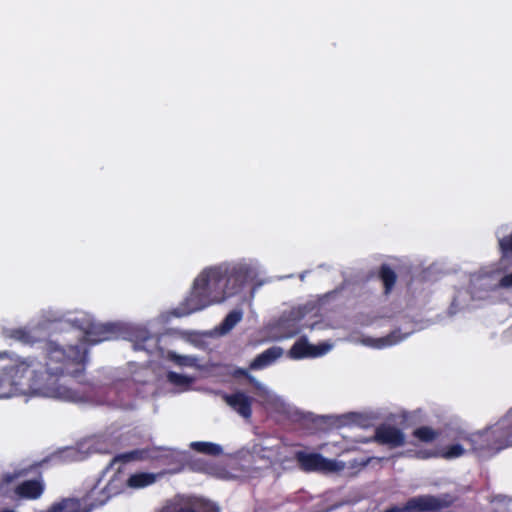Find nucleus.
Segmentation results:
<instances>
[{"label":"nucleus","instance_id":"nucleus-12","mask_svg":"<svg viewBox=\"0 0 512 512\" xmlns=\"http://www.w3.org/2000/svg\"><path fill=\"white\" fill-rule=\"evenodd\" d=\"M5 336L10 339L20 341L24 344H33L45 339L47 335L46 328L41 323L33 326L5 330Z\"/></svg>","mask_w":512,"mask_h":512},{"label":"nucleus","instance_id":"nucleus-31","mask_svg":"<svg viewBox=\"0 0 512 512\" xmlns=\"http://www.w3.org/2000/svg\"><path fill=\"white\" fill-rule=\"evenodd\" d=\"M235 324L236 322H223L219 328L215 329V333L218 335H224L231 331Z\"/></svg>","mask_w":512,"mask_h":512},{"label":"nucleus","instance_id":"nucleus-24","mask_svg":"<svg viewBox=\"0 0 512 512\" xmlns=\"http://www.w3.org/2000/svg\"><path fill=\"white\" fill-rule=\"evenodd\" d=\"M167 380L174 386L179 388V391L188 390L194 379L186 375L178 374L176 372H168Z\"/></svg>","mask_w":512,"mask_h":512},{"label":"nucleus","instance_id":"nucleus-18","mask_svg":"<svg viewBox=\"0 0 512 512\" xmlns=\"http://www.w3.org/2000/svg\"><path fill=\"white\" fill-rule=\"evenodd\" d=\"M91 441L81 443L78 447H69L60 452L65 461H82L91 452Z\"/></svg>","mask_w":512,"mask_h":512},{"label":"nucleus","instance_id":"nucleus-7","mask_svg":"<svg viewBox=\"0 0 512 512\" xmlns=\"http://www.w3.org/2000/svg\"><path fill=\"white\" fill-rule=\"evenodd\" d=\"M295 458L301 468L308 472L337 473L346 467L343 461L328 459L319 453L298 451Z\"/></svg>","mask_w":512,"mask_h":512},{"label":"nucleus","instance_id":"nucleus-10","mask_svg":"<svg viewBox=\"0 0 512 512\" xmlns=\"http://www.w3.org/2000/svg\"><path fill=\"white\" fill-rule=\"evenodd\" d=\"M158 512H220L212 502L202 499L174 500L166 503Z\"/></svg>","mask_w":512,"mask_h":512},{"label":"nucleus","instance_id":"nucleus-29","mask_svg":"<svg viewBox=\"0 0 512 512\" xmlns=\"http://www.w3.org/2000/svg\"><path fill=\"white\" fill-rule=\"evenodd\" d=\"M413 434L417 439L423 442H432L437 436V433L427 426L417 428Z\"/></svg>","mask_w":512,"mask_h":512},{"label":"nucleus","instance_id":"nucleus-25","mask_svg":"<svg viewBox=\"0 0 512 512\" xmlns=\"http://www.w3.org/2000/svg\"><path fill=\"white\" fill-rule=\"evenodd\" d=\"M501 261L512 255V232L498 240Z\"/></svg>","mask_w":512,"mask_h":512},{"label":"nucleus","instance_id":"nucleus-6","mask_svg":"<svg viewBox=\"0 0 512 512\" xmlns=\"http://www.w3.org/2000/svg\"><path fill=\"white\" fill-rule=\"evenodd\" d=\"M283 450H285V446L280 443L273 446L256 443L250 450L240 451L239 456L245 458L246 455H249L255 464H259L257 468H268L286 460Z\"/></svg>","mask_w":512,"mask_h":512},{"label":"nucleus","instance_id":"nucleus-37","mask_svg":"<svg viewBox=\"0 0 512 512\" xmlns=\"http://www.w3.org/2000/svg\"><path fill=\"white\" fill-rule=\"evenodd\" d=\"M7 357V353L6 352H0V359H3Z\"/></svg>","mask_w":512,"mask_h":512},{"label":"nucleus","instance_id":"nucleus-9","mask_svg":"<svg viewBox=\"0 0 512 512\" xmlns=\"http://www.w3.org/2000/svg\"><path fill=\"white\" fill-rule=\"evenodd\" d=\"M418 322H404V325L393 330L390 334L384 337H363L361 343L365 346L382 349L392 345H395L406 337L414 333L415 331L424 329V326L416 327L415 324Z\"/></svg>","mask_w":512,"mask_h":512},{"label":"nucleus","instance_id":"nucleus-34","mask_svg":"<svg viewBox=\"0 0 512 512\" xmlns=\"http://www.w3.org/2000/svg\"><path fill=\"white\" fill-rule=\"evenodd\" d=\"M248 379H249L250 383H252L257 390H259V391H265L266 390V387L262 383L257 381L253 376L249 375Z\"/></svg>","mask_w":512,"mask_h":512},{"label":"nucleus","instance_id":"nucleus-23","mask_svg":"<svg viewBox=\"0 0 512 512\" xmlns=\"http://www.w3.org/2000/svg\"><path fill=\"white\" fill-rule=\"evenodd\" d=\"M147 452L145 450H132L126 453L118 454L115 456L111 462V466H114L118 463H128L134 460H141L147 457Z\"/></svg>","mask_w":512,"mask_h":512},{"label":"nucleus","instance_id":"nucleus-5","mask_svg":"<svg viewBox=\"0 0 512 512\" xmlns=\"http://www.w3.org/2000/svg\"><path fill=\"white\" fill-rule=\"evenodd\" d=\"M453 503L449 495H420L410 498L403 506H392L385 512H431L446 508Z\"/></svg>","mask_w":512,"mask_h":512},{"label":"nucleus","instance_id":"nucleus-28","mask_svg":"<svg viewBox=\"0 0 512 512\" xmlns=\"http://www.w3.org/2000/svg\"><path fill=\"white\" fill-rule=\"evenodd\" d=\"M250 305L251 303L248 302L245 297H241V302L234 309L229 311L223 320H242L243 307Z\"/></svg>","mask_w":512,"mask_h":512},{"label":"nucleus","instance_id":"nucleus-13","mask_svg":"<svg viewBox=\"0 0 512 512\" xmlns=\"http://www.w3.org/2000/svg\"><path fill=\"white\" fill-rule=\"evenodd\" d=\"M374 439L377 443L387 445L390 448L401 447L405 444V435L402 430L389 424H382L377 427Z\"/></svg>","mask_w":512,"mask_h":512},{"label":"nucleus","instance_id":"nucleus-14","mask_svg":"<svg viewBox=\"0 0 512 512\" xmlns=\"http://www.w3.org/2000/svg\"><path fill=\"white\" fill-rule=\"evenodd\" d=\"M225 402L240 416L245 419H249L252 414V398L247 396L245 393L237 392L234 394H225L224 396Z\"/></svg>","mask_w":512,"mask_h":512},{"label":"nucleus","instance_id":"nucleus-20","mask_svg":"<svg viewBox=\"0 0 512 512\" xmlns=\"http://www.w3.org/2000/svg\"><path fill=\"white\" fill-rule=\"evenodd\" d=\"M128 339L133 343L135 350H147V343L153 340V336L145 329H139L130 333Z\"/></svg>","mask_w":512,"mask_h":512},{"label":"nucleus","instance_id":"nucleus-16","mask_svg":"<svg viewBox=\"0 0 512 512\" xmlns=\"http://www.w3.org/2000/svg\"><path fill=\"white\" fill-rule=\"evenodd\" d=\"M160 474L150 473V472H137L131 474L126 480H123L124 487H128L131 489H143L154 484Z\"/></svg>","mask_w":512,"mask_h":512},{"label":"nucleus","instance_id":"nucleus-19","mask_svg":"<svg viewBox=\"0 0 512 512\" xmlns=\"http://www.w3.org/2000/svg\"><path fill=\"white\" fill-rule=\"evenodd\" d=\"M43 484L38 480H29L20 484L16 488V493L25 498L36 499L43 493Z\"/></svg>","mask_w":512,"mask_h":512},{"label":"nucleus","instance_id":"nucleus-4","mask_svg":"<svg viewBox=\"0 0 512 512\" xmlns=\"http://www.w3.org/2000/svg\"><path fill=\"white\" fill-rule=\"evenodd\" d=\"M123 488L124 483L120 475H115L105 485H101L99 480L82 499H79L82 510L88 509V512H91L104 505L111 497L121 493Z\"/></svg>","mask_w":512,"mask_h":512},{"label":"nucleus","instance_id":"nucleus-22","mask_svg":"<svg viewBox=\"0 0 512 512\" xmlns=\"http://www.w3.org/2000/svg\"><path fill=\"white\" fill-rule=\"evenodd\" d=\"M190 447L203 454L218 456L223 453V449L219 444L212 442H192Z\"/></svg>","mask_w":512,"mask_h":512},{"label":"nucleus","instance_id":"nucleus-32","mask_svg":"<svg viewBox=\"0 0 512 512\" xmlns=\"http://www.w3.org/2000/svg\"><path fill=\"white\" fill-rule=\"evenodd\" d=\"M26 472H27V470L23 469V470L16 471L13 474L8 473L4 476V481L6 483H10V482L14 481L15 479H17L18 477L25 475Z\"/></svg>","mask_w":512,"mask_h":512},{"label":"nucleus","instance_id":"nucleus-2","mask_svg":"<svg viewBox=\"0 0 512 512\" xmlns=\"http://www.w3.org/2000/svg\"><path fill=\"white\" fill-rule=\"evenodd\" d=\"M247 277V270L242 267L206 268L195 278L186 298L176 308L163 313L161 320L186 317L214 303L222 302L240 292Z\"/></svg>","mask_w":512,"mask_h":512},{"label":"nucleus","instance_id":"nucleus-30","mask_svg":"<svg viewBox=\"0 0 512 512\" xmlns=\"http://www.w3.org/2000/svg\"><path fill=\"white\" fill-rule=\"evenodd\" d=\"M169 359L175 362L179 366H194L196 365L197 359L191 356L178 355L175 352L169 353Z\"/></svg>","mask_w":512,"mask_h":512},{"label":"nucleus","instance_id":"nucleus-15","mask_svg":"<svg viewBox=\"0 0 512 512\" xmlns=\"http://www.w3.org/2000/svg\"><path fill=\"white\" fill-rule=\"evenodd\" d=\"M283 353L284 350L281 347L272 346L257 355L249 367L251 370H262L275 363L279 358L282 357Z\"/></svg>","mask_w":512,"mask_h":512},{"label":"nucleus","instance_id":"nucleus-17","mask_svg":"<svg viewBox=\"0 0 512 512\" xmlns=\"http://www.w3.org/2000/svg\"><path fill=\"white\" fill-rule=\"evenodd\" d=\"M377 277L383 284L384 294L389 295L393 291L398 279L395 270L390 265L383 263L378 269Z\"/></svg>","mask_w":512,"mask_h":512},{"label":"nucleus","instance_id":"nucleus-3","mask_svg":"<svg viewBox=\"0 0 512 512\" xmlns=\"http://www.w3.org/2000/svg\"><path fill=\"white\" fill-rule=\"evenodd\" d=\"M457 439L465 441L470 448L481 454H495L512 446V408L489 429L476 432H461Z\"/></svg>","mask_w":512,"mask_h":512},{"label":"nucleus","instance_id":"nucleus-1","mask_svg":"<svg viewBox=\"0 0 512 512\" xmlns=\"http://www.w3.org/2000/svg\"><path fill=\"white\" fill-rule=\"evenodd\" d=\"M118 324L73 322L72 332L81 338V346L70 345L63 348L55 343H48L45 373H40V363L34 359H18L5 366L0 375V399L26 395L73 403L132 408L131 382L123 381L109 387H95L91 383L75 380L85 370L87 349L83 344L94 345L117 338Z\"/></svg>","mask_w":512,"mask_h":512},{"label":"nucleus","instance_id":"nucleus-11","mask_svg":"<svg viewBox=\"0 0 512 512\" xmlns=\"http://www.w3.org/2000/svg\"><path fill=\"white\" fill-rule=\"evenodd\" d=\"M332 348L331 344L321 343L313 345L305 337L298 339L289 350L291 359L316 358L325 355Z\"/></svg>","mask_w":512,"mask_h":512},{"label":"nucleus","instance_id":"nucleus-33","mask_svg":"<svg viewBox=\"0 0 512 512\" xmlns=\"http://www.w3.org/2000/svg\"><path fill=\"white\" fill-rule=\"evenodd\" d=\"M499 286L502 288H512V272L504 275L499 280Z\"/></svg>","mask_w":512,"mask_h":512},{"label":"nucleus","instance_id":"nucleus-35","mask_svg":"<svg viewBox=\"0 0 512 512\" xmlns=\"http://www.w3.org/2000/svg\"><path fill=\"white\" fill-rule=\"evenodd\" d=\"M297 333V330H293L289 333L281 334L276 337L277 340L285 339V338H291Z\"/></svg>","mask_w":512,"mask_h":512},{"label":"nucleus","instance_id":"nucleus-36","mask_svg":"<svg viewBox=\"0 0 512 512\" xmlns=\"http://www.w3.org/2000/svg\"><path fill=\"white\" fill-rule=\"evenodd\" d=\"M505 338L507 341H512V325L509 327V329L505 333Z\"/></svg>","mask_w":512,"mask_h":512},{"label":"nucleus","instance_id":"nucleus-26","mask_svg":"<svg viewBox=\"0 0 512 512\" xmlns=\"http://www.w3.org/2000/svg\"><path fill=\"white\" fill-rule=\"evenodd\" d=\"M464 453H465V449L459 443L452 444L450 446H446L445 448H443L441 450V456L445 459L458 458V457L464 455Z\"/></svg>","mask_w":512,"mask_h":512},{"label":"nucleus","instance_id":"nucleus-38","mask_svg":"<svg viewBox=\"0 0 512 512\" xmlns=\"http://www.w3.org/2000/svg\"><path fill=\"white\" fill-rule=\"evenodd\" d=\"M279 324V329H283V325L282 324H286L287 322H283V321H280V322H277Z\"/></svg>","mask_w":512,"mask_h":512},{"label":"nucleus","instance_id":"nucleus-8","mask_svg":"<svg viewBox=\"0 0 512 512\" xmlns=\"http://www.w3.org/2000/svg\"><path fill=\"white\" fill-rule=\"evenodd\" d=\"M342 288H336L327 293L317 295L305 303L298 304L291 308L290 318L288 320H302L307 316H318L321 310L338 296Z\"/></svg>","mask_w":512,"mask_h":512},{"label":"nucleus","instance_id":"nucleus-21","mask_svg":"<svg viewBox=\"0 0 512 512\" xmlns=\"http://www.w3.org/2000/svg\"><path fill=\"white\" fill-rule=\"evenodd\" d=\"M48 512H88L82 510L79 499L68 498L52 506Z\"/></svg>","mask_w":512,"mask_h":512},{"label":"nucleus","instance_id":"nucleus-39","mask_svg":"<svg viewBox=\"0 0 512 512\" xmlns=\"http://www.w3.org/2000/svg\"><path fill=\"white\" fill-rule=\"evenodd\" d=\"M1 512H15V511H13V510H9V509H6V510H3V511H1Z\"/></svg>","mask_w":512,"mask_h":512},{"label":"nucleus","instance_id":"nucleus-27","mask_svg":"<svg viewBox=\"0 0 512 512\" xmlns=\"http://www.w3.org/2000/svg\"><path fill=\"white\" fill-rule=\"evenodd\" d=\"M41 320H92L86 316H75L74 318H65V315H60L58 312L51 309L44 310L41 314Z\"/></svg>","mask_w":512,"mask_h":512}]
</instances>
